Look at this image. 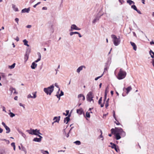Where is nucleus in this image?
Returning <instances> with one entry per match:
<instances>
[{
    "label": "nucleus",
    "instance_id": "obj_1",
    "mask_svg": "<svg viewBox=\"0 0 154 154\" xmlns=\"http://www.w3.org/2000/svg\"><path fill=\"white\" fill-rule=\"evenodd\" d=\"M111 37L112 38L114 45L116 46H118L121 42V39L119 36L118 38L117 36L115 35H112Z\"/></svg>",
    "mask_w": 154,
    "mask_h": 154
},
{
    "label": "nucleus",
    "instance_id": "obj_2",
    "mask_svg": "<svg viewBox=\"0 0 154 154\" xmlns=\"http://www.w3.org/2000/svg\"><path fill=\"white\" fill-rule=\"evenodd\" d=\"M126 74V72L122 70V69H120L118 73L117 78L119 80L123 79L125 77Z\"/></svg>",
    "mask_w": 154,
    "mask_h": 154
},
{
    "label": "nucleus",
    "instance_id": "obj_3",
    "mask_svg": "<svg viewBox=\"0 0 154 154\" xmlns=\"http://www.w3.org/2000/svg\"><path fill=\"white\" fill-rule=\"evenodd\" d=\"M54 87L53 85L50 86L47 88H45L44 89V91L47 94L51 95V93L53 92L54 90Z\"/></svg>",
    "mask_w": 154,
    "mask_h": 154
},
{
    "label": "nucleus",
    "instance_id": "obj_4",
    "mask_svg": "<svg viewBox=\"0 0 154 154\" xmlns=\"http://www.w3.org/2000/svg\"><path fill=\"white\" fill-rule=\"evenodd\" d=\"M123 129L121 128H115V129L112 128L111 130V133L115 134L116 133H119L120 134L123 131Z\"/></svg>",
    "mask_w": 154,
    "mask_h": 154
},
{
    "label": "nucleus",
    "instance_id": "obj_5",
    "mask_svg": "<svg viewBox=\"0 0 154 154\" xmlns=\"http://www.w3.org/2000/svg\"><path fill=\"white\" fill-rule=\"evenodd\" d=\"M27 131L31 134L32 135H38V134H40L42 135L40 132V130H38L37 129L35 130L31 129L30 130H27Z\"/></svg>",
    "mask_w": 154,
    "mask_h": 154
},
{
    "label": "nucleus",
    "instance_id": "obj_6",
    "mask_svg": "<svg viewBox=\"0 0 154 154\" xmlns=\"http://www.w3.org/2000/svg\"><path fill=\"white\" fill-rule=\"evenodd\" d=\"M92 94V93L91 92H89L87 95V99L88 101L90 102L92 101L94 102V101L92 99L93 98Z\"/></svg>",
    "mask_w": 154,
    "mask_h": 154
},
{
    "label": "nucleus",
    "instance_id": "obj_7",
    "mask_svg": "<svg viewBox=\"0 0 154 154\" xmlns=\"http://www.w3.org/2000/svg\"><path fill=\"white\" fill-rule=\"evenodd\" d=\"M80 28H79L75 25L72 24L71 26V29H69V31H72L73 30H80Z\"/></svg>",
    "mask_w": 154,
    "mask_h": 154
},
{
    "label": "nucleus",
    "instance_id": "obj_8",
    "mask_svg": "<svg viewBox=\"0 0 154 154\" xmlns=\"http://www.w3.org/2000/svg\"><path fill=\"white\" fill-rule=\"evenodd\" d=\"M36 92H33L32 93L33 96H32L30 94H29L27 95V97L28 98H35L36 97Z\"/></svg>",
    "mask_w": 154,
    "mask_h": 154
},
{
    "label": "nucleus",
    "instance_id": "obj_9",
    "mask_svg": "<svg viewBox=\"0 0 154 154\" xmlns=\"http://www.w3.org/2000/svg\"><path fill=\"white\" fill-rule=\"evenodd\" d=\"M60 116H59L58 117H54L53 119L54 120V121L52 123V124H53L55 122H59L60 120Z\"/></svg>",
    "mask_w": 154,
    "mask_h": 154
},
{
    "label": "nucleus",
    "instance_id": "obj_10",
    "mask_svg": "<svg viewBox=\"0 0 154 154\" xmlns=\"http://www.w3.org/2000/svg\"><path fill=\"white\" fill-rule=\"evenodd\" d=\"M70 115L69 114L67 117H65L64 119V123H66V124L68 123V122L70 120Z\"/></svg>",
    "mask_w": 154,
    "mask_h": 154
},
{
    "label": "nucleus",
    "instance_id": "obj_11",
    "mask_svg": "<svg viewBox=\"0 0 154 154\" xmlns=\"http://www.w3.org/2000/svg\"><path fill=\"white\" fill-rule=\"evenodd\" d=\"M130 43L131 46L133 47V49L134 51H136L137 49V47L135 43L132 42H130Z\"/></svg>",
    "mask_w": 154,
    "mask_h": 154
},
{
    "label": "nucleus",
    "instance_id": "obj_12",
    "mask_svg": "<svg viewBox=\"0 0 154 154\" xmlns=\"http://www.w3.org/2000/svg\"><path fill=\"white\" fill-rule=\"evenodd\" d=\"M30 11V8H25L22 9L21 11V12L22 13H29V11Z\"/></svg>",
    "mask_w": 154,
    "mask_h": 154
},
{
    "label": "nucleus",
    "instance_id": "obj_13",
    "mask_svg": "<svg viewBox=\"0 0 154 154\" xmlns=\"http://www.w3.org/2000/svg\"><path fill=\"white\" fill-rule=\"evenodd\" d=\"M78 98H79V101H80L81 100V98H82V100L83 101H84L85 100V97L83 94H79L78 95Z\"/></svg>",
    "mask_w": 154,
    "mask_h": 154
},
{
    "label": "nucleus",
    "instance_id": "obj_14",
    "mask_svg": "<svg viewBox=\"0 0 154 154\" xmlns=\"http://www.w3.org/2000/svg\"><path fill=\"white\" fill-rule=\"evenodd\" d=\"M83 68H85V66H82L79 67L77 69V72L78 73H79L80 71L82 70Z\"/></svg>",
    "mask_w": 154,
    "mask_h": 154
},
{
    "label": "nucleus",
    "instance_id": "obj_15",
    "mask_svg": "<svg viewBox=\"0 0 154 154\" xmlns=\"http://www.w3.org/2000/svg\"><path fill=\"white\" fill-rule=\"evenodd\" d=\"M100 16H96L95 17L94 19L92 21V23H95L96 22H97V21L99 20L100 18Z\"/></svg>",
    "mask_w": 154,
    "mask_h": 154
},
{
    "label": "nucleus",
    "instance_id": "obj_16",
    "mask_svg": "<svg viewBox=\"0 0 154 154\" xmlns=\"http://www.w3.org/2000/svg\"><path fill=\"white\" fill-rule=\"evenodd\" d=\"M37 66V64L35 63V62H33L31 66V68L32 69H34L36 68Z\"/></svg>",
    "mask_w": 154,
    "mask_h": 154
},
{
    "label": "nucleus",
    "instance_id": "obj_17",
    "mask_svg": "<svg viewBox=\"0 0 154 154\" xmlns=\"http://www.w3.org/2000/svg\"><path fill=\"white\" fill-rule=\"evenodd\" d=\"M10 90L12 92L13 91H14V92L13 93L14 94H18V92L16 91V89L14 88L11 87L10 88Z\"/></svg>",
    "mask_w": 154,
    "mask_h": 154
},
{
    "label": "nucleus",
    "instance_id": "obj_18",
    "mask_svg": "<svg viewBox=\"0 0 154 154\" xmlns=\"http://www.w3.org/2000/svg\"><path fill=\"white\" fill-rule=\"evenodd\" d=\"M115 134V137L116 139L117 140H119L121 138V136H120V134L119 133H116Z\"/></svg>",
    "mask_w": 154,
    "mask_h": 154
},
{
    "label": "nucleus",
    "instance_id": "obj_19",
    "mask_svg": "<svg viewBox=\"0 0 154 154\" xmlns=\"http://www.w3.org/2000/svg\"><path fill=\"white\" fill-rule=\"evenodd\" d=\"M12 8L14 11H19L17 8L16 7V5L14 4L12 5Z\"/></svg>",
    "mask_w": 154,
    "mask_h": 154
},
{
    "label": "nucleus",
    "instance_id": "obj_20",
    "mask_svg": "<svg viewBox=\"0 0 154 154\" xmlns=\"http://www.w3.org/2000/svg\"><path fill=\"white\" fill-rule=\"evenodd\" d=\"M149 54L152 58H154V52L151 50H150L149 51Z\"/></svg>",
    "mask_w": 154,
    "mask_h": 154
},
{
    "label": "nucleus",
    "instance_id": "obj_21",
    "mask_svg": "<svg viewBox=\"0 0 154 154\" xmlns=\"http://www.w3.org/2000/svg\"><path fill=\"white\" fill-rule=\"evenodd\" d=\"M33 140L34 141L37 142H40L41 140L40 138H38L37 137H35L33 139Z\"/></svg>",
    "mask_w": 154,
    "mask_h": 154
},
{
    "label": "nucleus",
    "instance_id": "obj_22",
    "mask_svg": "<svg viewBox=\"0 0 154 154\" xmlns=\"http://www.w3.org/2000/svg\"><path fill=\"white\" fill-rule=\"evenodd\" d=\"M23 42L24 45H26L28 47L29 46V45L28 44V42L26 39H25L23 40Z\"/></svg>",
    "mask_w": 154,
    "mask_h": 154
},
{
    "label": "nucleus",
    "instance_id": "obj_23",
    "mask_svg": "<svg viewBox=\"0 0 154 154\" xmlns=\"http://www.w3.org/2000/svg\"><path fill=\"white\" fill-rule=\"evenodd\" d=\"M127 2L130 5H131L132 4H134V2L131 0H127Z\"/></svg>",
    "mask_w": 154,
    "mask_h": 154
},
{
    "label": "nucleus",
    "instance_id": "obj_24",
    "mask_svg": "<svg viewBox=\"0 0 154 154\" xmlns=\"http://www.w3.org/2000/svg\"><path fill=\"white\" fill-rule=\"evenodd\" d=\"M83 112V111L82 109H78L77 110V112L79 114H82Z\"/></svg>",
    "mask_w": 154,
    "mask_h": 154
},
{
    "label": "nucleus",
    "instance_id": "obj_25",
    "mask_svg": "<svg viewBox=\"0 0 154 154\" xmlns=\"http://www.w3.org/2000/svg\"><path fill=\"white\" fill-rule=\"evenodd\" d=\"M131 89L132 88L131 86H129L127 88H126V90L127 91V94H128L129 91L131 90Z\"/></svg>",
    "mask_w": 154,
    "mask_h": 154
},
{
    "label": "nucleus",
    "instance_id": "obj_26",
    "mask_svg": "<svg viewBox=\"0 0 154 154\" xmlns=\"http://www.w3.org/2000/svg\"><path fill=\"white\" fill-rule=\"evenodd\" d=\"M29 54V53H26V54L25 55L24 58L26 60V61H27L28 59Z\"/></svg>",
    "mask_w": 154,
    "mask_h": 154
},
{
    "label": "nucleus",
    "instance_id": "obj_27",
    "mask_svg": "<svg viewBox=\"0 0 154 154\" xmlns=\"http://www.w3.org/2000/svg\"><path fill=\"white\" fill-rule=\"evenodd\" d=\"M5 129H6V133H9L10 132V128L8 126H7L5 128Z\"/></svg>",
    "mask_w": 154,
    "mask_h": 154
},
{
    "label": "nucleus",
    "instance_id": "obj_28",
    "mask_svg": "<svg viewBox=\"0 0 154 154\" xmlns=\"http://www.w3.org/2000/svg\"><path fill=\"white\" fill-rule=\"evenodd\" d=\"M8 114L11 118H13L15 116V114L12 112H10Z\"/></svg>",
    "mask_w": 154,
    "mask_h": 154
},
{
    "label": "nucleus",
    "instance_id": "obj_29",
    "mask_svg": "<svg viewBox=\"0 0 154 154\" xmlns=\"http://www.w3.org/2000/svg\"><path fill=\"white\" fill-rule=\"evenodd\" d=\"M41 152L43 154H49V152L47 151H45L43 150H41Z\"/></svg>",
    "mask_w": 154,
    "mask_h": 154
},
{
    "label": "nucleus",
    "instance_id": "obj_30",
    "mask_svg": "<svg viewBox=\"0 0 154 154\" xmlns=\"http://www.w3.org/2000/svg\"><path fill=\"white\" fill-rule=\"evenodd\" d=\"M15 65V63H14L11 66H9V68L11 69L14 68Z\"/></svg>",
    "mask_w": 154,
    "mask_h": 154
},
{
    "label": "nucleus",
    "instance_id": "obj_31",
    "mask_svg": "<svg viewBox=\"0 0 154 154\" xmlns=\"http://www.w3.org/2000/svg\"><path fill=\"white\" fill-rule=\"evenodd\" d=\"M11 146L12 147H13V148H14V150H15V148H16V147H15V143H14V142H13L11 144Z\"/></svg>",
    "mask_w": 154,
    "mask_h": 154
},
{
    "label": "nucleus",
    "instance_id": "obj_32",
    "mask_svg": "<svg viewBox=\"0 0 154 154\" xmlns=\"http://www.w3.org/2000/svg\"><path fill=\"white\" fill-rule=\"evenodd\" d=\"M74 143H75L77 145H79L81 144V143L80 141L79 140L76 141L74 142Z\"/></svg>",
    "mask_w": 154,
    "mask_h": 154
},
{
    "label": "nucleus",
    "instance_id": "obj_33",
    "mask_svg": "<svg viewBox=\"0 0 154 154\" xmlns=\"http://www.w3.org/2000/svg\"><path fill=\"white\" fill-rule=\"evenodd\" d=\"M131 8H132L134 10L136 11H137V9L136 6L134 5H132L131 6Z\"/></svg>",
    "mask_w": 154,
    "mask_h": 154
},
{
    "label": "nucleus",
    "instance_id": "obj_34",
    "mask_svg": "<svg viewBox=\"0 0 154 154\" xmlns=\"http://www.w3.org/2000/svg\"><path fill=\"white\" fill-rule=\"evenodd\" d=\"M103 73L101 76H98V77H97L95 79V81L97 80L98 79H99L100 78H101L103 76Z\"/></svg>",
    "mask_w": 154,
    "mask_h": 154
},
{
    "label": "nucleus",
    "instance_id": "obj_35",
    "mask_svg": "<svg viewBox=\"0 0 154 154\" xmlns=\"http://www.w3.org/2000/svg\"><path fill=\"white\" fill-rule=\"evenodd\" d=\"M120 135L124 137L125 136L126 134L125 132L123 131H122V132L120 134Z\"/></svg>",
    "mask_w": 154,
    "mask_h": 154
},
{
    "label": "nucleus",
    "instance_id": "obj_36",
    "mask_svg": "<svg viewBox=\"0 0 154 154\" xmlns=\"http://www.w3.org/2000/svg\"><path fill=\"white\" fill-rule=\"evenodd\" d=\"M21 150H22L24 151L25 153H26V149L24 147L22 146Z\"/></svg>",
    "mask_w": 154,
    "mask_h": 154
},
{
    "label": "nucleus",
    "instance_id": "obj_37",
    "mask_svg": "<svg viewBox=\"0 0 154 154\" xmlns=\"http://www.w3.org/2000/svg\"><path fill=\"white\" fill-rule=\"evenodd\" d=\"M86 117L88 118H89L90 117V112H86Z\"/></svg>",
    "mask_w": 154,
    "mask_h": 154
},
{
    "label": "nucleus",
    "instance_id": "obj_38",
    "mask_svg": "<svg viewBox=\"0 0 154 154\" xmlns=\"http://www.w3.org/2000/svg\"><path fill=\"white\" fill-rule=\"evenodd\" d=\"M19 133L20 134L24 137H25L26 136V135L22 132L19 131Z\"/></svg>",
    "mask_w": 154,
    "mask_h": 154
},
{
    "label": "nucleus",
    "instance_id": "obj_39",
    "mask_svg": "<svg viewBox=\"0 0 154 154\" xmlns=\"http://www.w3.org/2000/svg\"><path fill=\"white\" fill-rule=\"evenodd\" d=\"M64 95V93L62 91H60V94L59 95V97H60L61 96H63Z\"/></svg>",
    "mask_w": 154,
    "mask_h": 154
},
{
    "label": "nucleus",
    "instance_id": "obj_40",
    "mask_svg": "<svg viewBox=\"0 0 154 154\" xmlns=\"http://www.w3.org/2000/svg\"><path fill=\"white\" fill-rule=\"evenodd\" d=\"M106 96H107V93H105V94H104V100H103V101L104 102H105L106 100Z\"/></svg>",
    "mask_w": 154,
    "mask_h": 154
},
{
    "label": "nucleus",
    "instance_id": "obj_41",
    "mask_svg": "<svg viewBox=\"0 0 154 154\" xmlns=\"http://www.w3.org/2000/svg\"><path fill=\"white\" fill-rule=\"evenodd\" d=\"M5 153V151L4 150H0V154H4Z\"/></svg>",
    "mask_w": 154,
    "mask_h": 154
},
{
    "label": "nucleus",
    "instance_id": "obj_42",
    "mask_svg": "<svg viewBox=\"0 0 154 154\" xmlns=\"http://www.w3.org/2000/svg\"><path fill=\"white\" fill-rule=\"evenodd\" d=\"M102 97H100V98L99 101H98V103L99 104H100L102 102Z\"/></svg>",
    "mask_w": 154,
    "mask_h": 154
},
{
    "label": "nucleus",
    "instance_id": "obj_43",
    "mask_svg": "<svg viewBox=\"0 0 154 154\" xmlns=\"http://www.w3.org/2000/svg\"><path fill=\"white\" fill-rule=\"evenodd\" d=\"M114 149H115V150L117 152H118L119 151V149L118 148V146H116V147L114 148Z\"/></svg>",
    "mask_w": 154,
    "mask_h": 154
},
{
    "label": "nucleus",
    "instance_id": "obj_44",
    "mask_svg": "<svg viewBox=\"0 0 154 154\" xmlns=\"http://www.w3.org/2000/svg\"><path fill=\"white\" fill-rule=\"evenodd\" d=\"M116 145L115 144L113 143V144L111 146V147L112 149H114V148L116 147Z\"/></svg>",
    "mask_w": 154,
    "mask_h": 154
},
{
    "label": "nucleus",
    "instance_id": "obj_45",
    "mask_svg": "<svg viewBox=\"0 0 154 154\" xmlns=\"http://www.w3.org/2000/svg\"><path fill=\"white\" fill-rule=\"evenodd\" d=\"M30 52V49H29V48L27 49L26 51V53H29V54Z\"/></svg>",
    "mask_w": 154,
    "mask_h": 154
},
{
    "label": "nucleus",
    "instance_id": "obj_46",
    "mask_svg": "<svg viewBox=\"0 0 154 154\" xmlns=\"http://www.w3.org/2000/svg\"><path fill=\"white\" fill-rule=\"evenodd\" d=\"M119 1L120 3H121V5L123 4V3L124 2V1L123 0H119Z\"/></svg>",
    "mask_w": 154,
    "mask_h": 154
},
{
    "label": "nucleus",
    "instance_id": "obj_47",
    "mask_svg": "<svg viewBox=\"0 0 154 154\" xmlns=\"http://www.w3.org/2000/svg\"><path fill=\"white\" fill-rule=\"evenodd\" d=\"M2 106V109H3V111L4 112H6V111L5 110V108L3 106Z\"/></svg>",
    "mask_w": 154,
    "mask_h": 154
},
{
    "label": "nucleus",
    "instance_id": "obj_48",
    "mask_svg": "<svg viewBox=\"0 0 154 154\" xmlns=\"http://www.w3.org/2000/svg\"><path fill=\"white\" fill-rule=\"evenodd\" d=\"M38 58L40 59H41V55L40 53L39 52H38Z\"/></svg>",
    "mask_w": 154,
    "mask_h": 154
},
{
    "label": "nucleus",
    "instance_id": "obj_49",
    "mask_svg": "<svg viewBox=\"0 0 154 154\" xmlns=\"http://www.w3.org/2000/svg\"><path fill=\"white\" fill-rule=\"evenodd\" d=\"M15 21L17 23V24H18V21L19 20L18 18H16L15 19Z\"/></svg>",
    "mask_w": 154,
    "mask_h": 154
},
{
    "label": "nucleus",
    "instance_id": "obj_50",
    "mask_svg": "<svg viewBox=\"0 0 154 154\" xmlns=\"http://www.w3.org/2000/svg\"><path fill=\"white\" fill-rule=\"evenodd\" d=\"M1 140H3V141H5L6 142H8V143H10L9 140H7L5 139H1Z\"/></svg>",
    "mask_w": 154,
    "mask_h": 154
},
{
    "label": "nucleus",
    "instance_id": "obj_51",
    "mask_svg": "<svg viewBox=\"0 0 154 154\" xmlns=\"http://www.w3.org/2000/svg\"><path fill=\"white\" fill-rule=\"evenodd\" d=\"M2 125L5 128L7 126L5 125V123L3 122H2Z\"/></svg>",
    "mask_w": 154,
    "mask_h": 154
},
{
    "label": "nucleus",
    "instance_id": "obj_52",
    "mask_svg": "<svg viewBox=\"0 0 154 154\" xmlns=\"http://www.w3.org/2000/svg\"><path fill=\"white\" fill-rule=\"evenodd\" d=\"M105 68H104V72H103V73H104V72H105L106 71H107V69H108V67H107V66H106V65H105Z\"/></svg>",
    "mask_w": 154,
    "mask_h": 154
},
{
    "label": "nucleus",
    "instance_id": "obj_53",
    "mask_svg": "<svg viewBox=\"0 0 154 154\" xmlns=\"http://www.w3.org/2000/svg\"><path fill=\"white\" fill-rule=\"evenodd\" d=\"M14 39L15 40H16L17 42L19 41V38L18 36H17L16 38H14Z\"/></svg>",
    "mask_w": 154,
    "mask_h": 154
},
{
    "label": "nucleus",
    "instance_id": "obj_54",
    "mask_svg": "<svg viewBox=\"0 0 154 154\" xmlns=\"http://www.w3.org/2000/svg\"><path fill=\"white\" fill-rule=\"evenodd\" d=\"M137 11V12L139 14H141L142 13H141V12H140V11L139 10H138L137 9V11Z\"/></svg>",
    "mask_w": 154,
    "mask_h": 154
},
{
    "label": "nucleus",
    "instance_id": "obj_55",
    "mask_svg": "<svg viewBox=\"0 0 154 154\" xmlns=\"http://www.w3.org/2000/svg\"><path fill=\"white\" fill-rule=\"evenodd\" d=\"M32 26L31 25H28L26 26V27L28 28H30Z\"/></svg>",
    "mask_w": 154,
    "mask_h": 154
},
{
    "label": "nucleus",
    "instance_id": "obj_56",
    "mask_svg": "<svg viewBox=\"0 0 154 154\" xmlns=\"http://www.w3.org/2000/svg\"><path fill=\"white\" fill-rule=\"evenodd\" d=\"M69 110H66V115H65L66 116H67L68 115V114L69 113Z\"/></svg>",
    "mask_w": 154,
    "mask_h": 154
},
{
    "label": "nucleus",
    "instance_id": "obj_57",
    "mask_svg": "<svg viewBox=\"0 0 154 154\" xmlns=\"http://www.w3.org/2000/svg\"><path fill=\"white\" fill-rule=\"evenodd\" d=\"M113 116L114 118H115V120H116V117H115V112L114 111H113Z\"/></svg>",
    "mask_w": 154,
    "mask_h": 154
},
{
    "label": "nucleus",
    "instance_id": "obj_58",
    "mask_svg": "<svg viewBox=\"0 0 154 154\" xmlns=\"http://www.w3.org/2000/svg\"><path fill=\"white\" fill-rule=\"evenodd\" d=\"M19 105L20 106H22L23 107V108H25L24 106H23V105L21 103H19Z\"/></svg>",
    "mask_w": 154,
    "mask_h": 154
},
{
    "label": "nucleus",
    "instance_id": "obj_59",
    "mask_svg": "<svg viewBox=\"0 0 154 154\" xmlns=\"http://www.w3.org/2000/svg\"><path fill=\"white\" fill-rule=\"evenodd\" d=\"M54 85H55V86L57 87V88H59V86L58 85H57V83H55V84H54Z\"/></svg>",
    "mask_w": 154,
    "mask_h": 154
},
{
    "label": "nucleus",
    "instance_id": "obj_60",
    "mask_svg": "<svg viewBox=\"0 0 154 154\" xmlns=\"http://www.w3.org/2000/svg\"><path fill=\"white\" fill-rule=\"evenodd\" d=\"M37 136L39 137V138H40L41 140L42 139V137L41 135H39V134H38V135H37Z\"/></svg>",
    "mask_w": 154,
    "mask_h": 154
},
{
    "label": "nucleus",
    "instance_id": "obj_61",
    "mask_svg": "<svg viewBox=\"0 0 154 154\" xmlns=\"http://www.w3.org/2000/svg\"><path fill=\"white\" fill-rule=\"evenodd\" d=\"M42 9L43 10H47V8L46 7H43L42 8Z\"/></svg>",
    "mask_w": 154,
    "mask_h": 154
},
{
    "label": "nucleus",
    "instance_id": "obj_62",
    "mask_svg": "<svg viewBox=\"0 0 154 154\" xmlns=\"http://www.w3.org/2000/svg\"><path fill=\"white\" fill-rule=\"evenodd\" d=\"M41 60V59L38 58L37 60H36L35 61V62H38V61H39L40 60Z\"/></svg>",
    "mask_w": 154,
    "mask_h": 154
},
{
    "label": "nucleus",
    "instance_id": "obj_63",
    "mask_svg": "<svg viewBox=\"0 0 154 154\" xmlns=\"http://www.w3.org/2000/svg\"><path fill=\"white\" fill-rule=\"evenodd\" d=\"M70 36H72L74 34L73 32H70L69 33Z\"/></svg>",
    "mask_w": 154,
    "mask_h": 154
},
{
    "label": "nucleus",
    "instance_id": "obj_64",
    "mask_svg": "<svg viewBox=\"0 0 154 154\" xmlns=\"http://www.w3.org/2000/svg\"><path fill=\"white\" fill-rule=\"evenodd\" d=\"M108 106H109V103H106L105 104L106 108H107V107Z\"/></svg>",
    "mask_w": 154,
    "mask_h": 154
}]
</instances>
